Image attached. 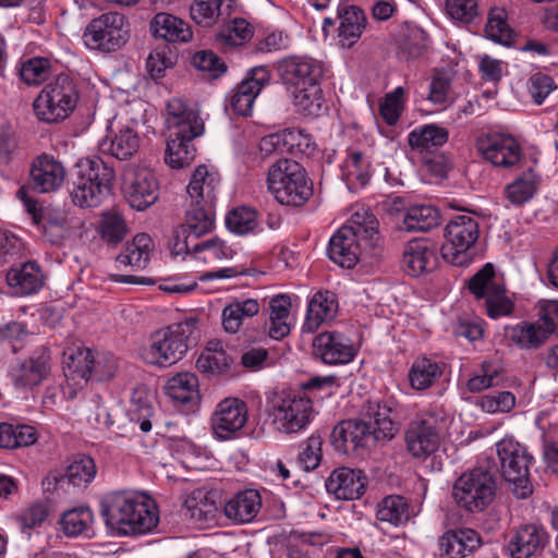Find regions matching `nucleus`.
<instances>
[{
    "instance_id": "obj_1",
    "label": "nucleus",
    "mask_w": 558,
    "mask_h": 558,
    "mask_svg": "<svg viewBox=\"0 0 558 558\" xmlns=\"http://www.w3.org/2000/svg\"><path fill=\"white\" fill-rule=\"evenodd\" d=\"M106 525L120 535H142L151 532L159 522L156 502L145 493L116 492L101 501Z\"/></svg>"
},
{
    "instance_id": "obj_2",
    "label": "nucleus",
    "mask_w": 558,
    "mask_h": 558,
    "mask_svg": "<svg viewBox=\"0 0 558 558\" xmlns=\"http://www.w3.org/2000/svg\"><path fill=\"white\" fill-rule=\"evenodd\" d=\"M167 125L169 137L165 161L173 169L189 166L196 156L193 140L204 132L198 114L179 99L168 102Z\"/></svg>"
},
{
    "instance_id": "obj_3",
    "label": "nucleus",
    "mask_w": 558,
    "mask_h": 558,
    "mask_svg": "<svg viewBox=\"0 0 558 558\" xmlns=\"http://www.w3.org/2000/svg\"><path fill=\"white\" fill-rule=\"evenodd\" d=\"M198 319L189 317L151 333L149 345L142 352L143 360L151 365L169 367L181 361L199 340Z\"/></svg>"
},
{
    "instance_id": "obj_4",
    "label": "nucleus",
    "mask_w": 558,
    "mask_h": 558,
    "mask_svg": "<svg viewBox=\"0 0 558 558\" xmlns=\"http://www.w3.org/2000/svg\"><path fill=\"white\" fill-rule=\"evenodd\" d=\"M361 240L375 251L380 248L378 220L367 211L356 213L351 225L342 226L331 236L327 250L329 258L342 268H353L361 256Z\"/></svg>"
},
{
    "instance_id": "obj_5",
    "label": "nucleus",
    "mask_w": 558,
    "mask_h": 558,
    "mask_svg": "<svg viewBox=\"0 0 558 558\" xmlns=\"http://www.w3.org/2000/svg\"><path fill=\"white\" fill-rule=\"evenodd\" d=\"M220 179L216 172H209L205 165L198 166L192 173L186 187L191 198V207L186 211L185 225L183 226L193 238L209 232L215 225L214 206L216 202V189Z\"/></svg>"
},
{
    "instance_id": "obj_6",
    "label": "nucleus",
    "mask_w": 558,
    "mask_h": 558,
    "mask_svg": "<svg viewBox=\"0 0 558 558\" xmlns=\"http://www.w3.org/2000/svg\"><path fill=\"white\" fill-rule=\"evenodd\" d=\"M268 189L282 205L303 206L313 195V183L302 165L281 158L272 163L267 175Z\"/></svg>"
},
{
    "instance_id": "obj_7",
    "label": "nucleus",
    "mask_w": 558,
    "mask_h": 558,
    "mask_svg": "<svg viewBox=\"0 0 558 558\" xmlns=\"http://www.w3.org/2000/svg\"><path fill=\"white\" fill-rule=\"evenodd\" d=\"M77 168V177L70 192L72 202L82 208L101 205L111 194L114 170L100 158L82 160Z\"/></svg>"
},
{
    "instance_id": "obj_8",
    "label": "nucleus",
    "mask_w": 558,
    "mask_h": 558,
    "mask_svg": "<svg viewBox=\"0 0 558 558\" xmlns=\"http://www.w3.org/2000/svg\"><path fill=\"white\" fill-rule=\"evenodd\" d=\"M497 488V471L481 465L463 472L454 481L452 498L460 509L478 513L495 500Z\"/></svg>"
},
{
    "instance_id": "obj_9",
    "label": "nucleus",
    "mask_w": 558,
    "mask_h": 558,
    "mask_svg": "<svg viewBox=\"0 0 558 558\" xmlns=\"http://www.w3.org/2000/svg\"><path fill=\"white\" fill-rule=\"evenodd\" d=\"M80 92L74 80L61 73L48 82L35 98L33 107L36 117L46 123H58L75 109Z\"/></svg>"
},
{
    "instance_id": "obj_10",
    "label": "nucleus",
    "mask_w": 558,
    "mask_h": 558,
    "mask_svg": "<svg viewBox=\"0 0 558 558\" xmlns=\"http://www.w3.org/2000/svg\"><path fill=\"white\" fill-rule=\"evenodd\" d=\"M501 475L511 485L517 498L525 499L533 493L530 468L534 461L527 448L513 437H505L496 444Z\"/></svg>"
},
{
    "instance_id": "obj_11",
    "label": "nucleus",
    "mask_w": 558,
    "mask_h": 558,
    "mask_svg": "<svg viewBox=\"0 0 558 558\" xmlns=\"http://www.w3.org/2000/svg\"><path fill=\"white\" fill-rule=\"evenodd\" d=\"M313 415V402L304 391L282 390L271 401L272 423L280 433L296 434L305 429Z\"/></svg>"
},
{
    "instance_id": "obj_12",
    "label": "nucleus",
    "mask_w": 558,
    "mask_h": 558,
    "mask_svg": "<svg viewBox=\"0 0 558 558\" xmlns=\"http://www.w3.org/2000/svg\"><path fill=\"white\" fill-rule=\"evenodd\" d=\"M477 221L468 215L450 219L445 229L446 243L441 246L444 259L453 266H466L471 262L469 250L478 239Z\"/></svg>"
},
{
    "instance_id": "obj_13",
    "label": "nucleus",
    "mask_w": 558,
    "mask_h": 558,
    "mask_svg": "<svg viewBox=\"0 0 558 558\" xmlns=\"http://www.w3.org/2000/svg\"><path fill=\"white\" fill-rule=\"evenodd\" d=\"M87 47L111 52L120 49L129 39L125 19L116 12L104 13L93 19L83 35Z\"/></svg>"
},
{
    "instance_id": "obj_14",
    "label": "nucleus",
    "mask_w": 558,
    "mask_h": 558,
    "mask_svg": "<svg viewBox=\"0 0 558 558\" xmlns=\"http://www.w3.org/2000/svg\"><path fill=\"white\" fill-rule=\"evenodd\" d=\"M50 350L45 345L38 347L25 359L14 360L8 376L17 390H31L41 384L50 374Z\"/></svg>"
},
{
    "instance_id": "obj_15",
    "label": "nucleus",
    "mask_w": 558,
    "mask_h": 558,
    "mask_svg": "<svg viewBox=\"0 0 558 558\" xmlns=\"http://www.w3.org/2000/svg\"><path fill=\"white\" fill-rule=\"evenodd\" d=\"M158 181L146 168H129L123 173L122 191L125 201L136 210H145L158 199Z\"/></svg>"
},
{
    "instance_id": "obj_16",
    "label": "nucleus",
    "mask_w": 558,
    "mask_h": 558,
    "mask_svg": "<svg viewBox=\"0 0 558 558\" xmlns=\"http://www.w3.org/2000/svg\"><path fill=\"white\" fill-rule=\"evenodd\" d=\"M476 147L483 158L496 167L511 168L522 158L521 146L511 135L494 133L482 136Z\"/></svg>"
},
{
    "instance_id": "obj_17",
    "label": "nucleus",
    "mask_w": 558,
    "mask_h": 558,
    "mask_svg": "<svg viewBox=\"0 0 558 558\" xmlns=\"http://www.w3.org/2000/svg\"><path fill=\"white\" fill-rule=\"evenodd\" d=\"M247 422L246 403L238 398L220 401L211 417V427L217 438L228 440L238 437Z\"/></svg>"
},
{
    "instance_id": "obj_18",
    "label": "nucleus",
    "mask_w": 558,
    "mask_h": 558,
    "mask_svg": "<svg viewBox=\"0 0 558 558\" xmlns=\"http://www.w3.org/2000/svg\"><path fill=\"white\" fill-rule=\"evenodd\" d=\"M269 83L270 72L266 66L259 65L251 69L236 85L230 98V109L238 116H250L256 97Z\"/></svg>"
},
{
    "instance_id": "obj_19",
    "label": "nucleus",
    "mask_w": 558,
    "mask_h": 558,
    "mask_svg": "<svg viewBox=\"0 0 558 558\" xmlns=\"http://www.w3.org/2000/svg\"><path fill=\"white\" fill-rule=\"evenodd\" d=\"M277 69L280 78L290 90L307 84H319L324 73L318 61L298 56L280 60Z\"/></svg>"
},
{
    "instance_id": "obj_20",
    "label": "nucleus",
    "mask_w": 558,
    "mask_h": 558,
    "mask_svg": "<svg viewBox=\"0 0 558 558\" xmlns=\"http://www.w3.org/2000/svg\"><path fill=\"white\" fill-rule=\"evenodd\" d=\"M330 442L341 454H351L361 448H368L376 444L368 427L357 417L338 423L330 434Z\"/></svg>"
},
{
    "instance_id": "obj_21",
    "label": "nucleus",
    "mask_w": 558,
    "mask_h": 558,
    "mask_svg": "<svg viewBox=\"0 0 558 558\" xmlns=\"http://www.w3.org/2000/svg\"><path fill=\"white\" fill-rule=\"evenodd\" d=\"M549 543V535L538 524L529 523L515 529L506 545L511 558H531L539 555Z\"/></svg>"
},
{
    "instance_id": "obj_22",
    "label": "nucleus",
    "mask_w": 558,
    "mask_h": 558,
    "mask_svg": "<svg viewBox=\"0 0 558 558\" xmlns=\"http://www.w3.org/2000/svg\"><path fill=\"white\" fill-rule=\"evenodd\" d=\"M65 169L59 160L48 154L39 155L29 170L28 187L38 193H50L60 189Z\"/></svg>"
},
{
    "instance_id": "obj_23",
    "label": "nucleus",
    "mask_w": 558,
    "mask_h": 558,
    "mask_svg": "<svg viewBox=\"0 0 558 558\" xmlns=\"http://www.w3.org/2000/svg\"><path fill=\"white\" fill-rule=\"evenodd\" d=\"M313 353L328 365L347 364L355 356L350 339L337 331H325L313 340Z\"/></svg>"
},
{
    "instance_id": "obj_24",
    "label": "nucleus",
    "mask_w": 558,
    "mask_h": 558,
    "mask_svg": "<svg viewBox=\"0 0 558 558\" xmlns=\"http://www.w3.org/2000/svg\"><path fill=\"white\" fill-rule=\"evenodd\" d=\"M391 413L392 409L387 402L368 400L362 405L357 418L368 427V432L377 442L392 439L398 432Z\"/></svg>"
},
{
    "instance_id": "obj_25",
    "label": "nucleus",
    "mask_w": 558,
    "mask_h": 558,
    "mask_svg": "<svg viewBox=\"0 0 558 558\" xmlns=\"http://www.w3.org/2000/svg\"><path fill=\"white\" fill-rule=\"evenodd\" d=\"M436 246L427 239L409 241L403 251L402 268L411 277H420L437 268Z\"/></svg>"
},
{
    "instance_id": "obj_26",
    "label": "nucleus",
    "mask_w": 558,
    "mask_h": 558,
    "mask_svg": "<svg viewBox=\"0 0 558 558\" xmlns=\"http://www.w3.org/2000/svg\"><path fill=\"white\" fill-rule=\"evenodd\" d=\"M439 434L428 420L412 421L405 432L408 451L416 459H426L439 447Z\"/></svg>"
},
{
    "instance_id": "obj_27",
    "label": "nucleus",
    "mask_w": 558,
    "mask_h": 558,
    "mask_svg": "<svg viewBox=\"0 0 558 558\" xmlns=\"http://www.w3.org/2000/svg\"><path fill=\"white\" fill-rule=\"evenodd\" d=\"M339 20L338 45L342 48L353 47L361 38L366 26L364 11L354 4L341 3L337 10Z\"/></svg>"
},
{
    "instance_id": "obj_28",
    "label": "nucleus",
    "mask_w": 558,
    "mask_h": 558,
    "mask_svg": "<svg viewBox=\"0 0 558 558\" xmlns=\"http://www.w3.org/2000/svg\"><path fill=\"white\" fill-rule=\"evenodd\" d=\"M326 489L333 494L337 499L354 500L364 494L365 482L361 476V471L339 468L327 478Z\"/></svg>"
},
{
    "instance_id": "obj_29",
    "label": "nucleus",
    "mask_w": 558,
    "mask_h": 558,
    "mask_svg": "<svg viewBox=\"0 0 558 558\" xmlns=\"http://www.w3.org/2000/svg\"><path fill=\"white\" fill-rule=\"evenodd\" d=\"M481 546V537L475 530H450L439 538L442 555L449 558H464Z\"/></svg>"
},
{
    "instance_id": "obj_30",
    "label": "nucleus",
    "mask_w": 558,
    "mask_h": 558,
    "mask_svg": "<svg viewBox=\"0 0 558 558\" xmlns=\"http://www.w3.org/2000/svg\"><path fill=\"white\" fill-rule=\"evenodd\" d=\"M7 282L16 295H31L40 290L44 276L35 262L12 266L7 274Z\"/></svg>"
},
{
    "instance_id": "obj_31",
    "label": "nucleus",
    "mask_w": 558,
    "mask_h": 558,
    "mask_svg": "<svg viewBox=\"0 0 558 558\" xmlns=\"http://www.w3.org/2000/svg\"><path fill=\"white\" fill-rule=\"evenodd\" d=\"M262 507V497L256 489H245L235 494L225 505V514L235 523L252 522Z\"/></svg>"
},
{
    "instance_id": "obj_32",
    "label": "nucleus",
    "mask_w": 558,
    "mask_h": 558,
    "mask_svg": "<svg viewBox=\"0 0 558 558\" xmlns=\"http://www.w3.org/2000/svg\"><path fill=\"white\" fill-rule=\"evenodd\" d=\"M150 32L156 38L165 39L168 43H187L193 36L189 23L163 12L157 13L153 17Z\"/></svg>"
},
{
    "instance_id": "obj_33",
    "label": "nucleus",
    "mask_w": 558,
    "mask_h": 558,
    "mask_svg": "<svg viewBox=\"0 0 558 558\" xmlns=\"http://www.w3.org/2000/svg\"><path fill=\"white\" fill-rule=\"evenodd\" d=\"M337 310L338 304L333 293L329 291L315 293L307 306L303 331L315 332L322 324L335 317Z\"/></svg>"
},
{
    "instance_id": "obj_34",
    "label": "nucleus",
    "mask_w": 558,
    "mask_h": 558,
    "mask_svg": "<svg viewBox=\"0 0 558 558\" xmlns=\"http://www.w3.org/2000/svg\"><path fill=\"white\" fill-rule=\"evenodd\" d=\"M369 158L356 149H348L341 166V177L349 189L364 187L372 178Z\"/></svg>"
},
{
    "instance_id": "obj_35",
    "label": "nucleus",
    "mask_w": 558,
    "mask_h": 558,
    "mask_svg": "<svg viewBox=\"0 0 558 558\" xmlns=\"http://www.w3.org/2000/svg\"><path fill=\"white\" fill-rule=\"evenodd\" d=\"M506 336L521 349L535 350L548 340L550 332L539 318L537 323L522 322L508 328Z\"/></svg>"
},
{
    "instance_id": "obj_36",
    "label": "nucleus",
    "mask_w": 558,
    "mask_h": 558,
    "mask_svg": "<svg viewBox=\"0 0 558 558\" xmlns=\"http://www.w3.org/2000/svg\"><path fill=\"white\" fill-rule=\"evenodd\" d=\"M140 147V137L130 126L120 129L112 137H106L100 141L99 149L104 154H109L119 160H128Z\"/></svg>"
},
{
    "instance_id": "obj_37",
    "label": "nucleus",
    "mask_w": 558,
    "mask_h": 558,
    "mask_svg": "<svg viewBox=\"0 0 558 558\" xmlns=\"http://www.w3.org/2000/svg\"><path fill=\"white\" fill-rule=\"evenodd\" d=\"M232 359L220 341H209L196 361V368L205 375H222L229 372Z\"/></svg>"
},
{
    "instance_id": "obj_38",
    "label": "nucleus",
    "mask_w": 558,
    "mask_h": 558,
    "mask_svg": "<svg viewBox=\"0 0 558 558\" xmlns=\"http://www.w3.org/2000/svg\"><path fill=\"white\" fill-rule=\"evenodd\" d=\"M167 395L184 405H194L199 400L198 379L192 373H181L167 381Z\"/></svg>"
},
{
    "instance_id": "obj_39",
    "label": "nucleus",
    "mask_w": 558,
    "mask_h": 558,
    "mask_svg": "<svg viewBox=\"0 0 558 558\" xmlns=\"http://www.w3.org/2000/svg\"><path fill=\"white\" fill-rule=\"evenodd\" d=\"M295 110L304 117L316 118L323 110L320 84H307L290 90Z\"/></svg>"
},
{
    "instance_id": "obj_40",
    "label": "nucleus",
    "mask_w": 558,
    "mask_h": 558,
    "mask_svg": "<svg viewBox=\"0 0 558 558\" xmlns=\"http://www.w3.org/2000/svg\"><path fill=\"white\" fill-rule=\"evenodd\" d=\"M449 140V132L446 128L437 124H425L415 128L408 135L409 145L421 151L441 147Z\"/></svg>"
},
{
    "instance_id": "obj_41",
    "label": "nucleus",
    "mask_w": 558,
    "mask_h": 558,
    "mask_svg": "<svg viewBox=\"0 0 558 558\" xmlns=\"http://www.w3.org/2000/svg\"><path fill=\"white\" fill-rule=\"evenodd\" d=\"M153 248V240L146 233L136 234L131 243H128L124 251L117 256V263L131 266L135 270L145 267L149 260Z\"/></svg>"
},
{
    "instance_id": "obj_42",
    "label": "nucleus",
    "mask_w": 558,
    "mask_h": 558,
    "mask_svg": "<svg viewBox=\"0 0 558 558\" xmlns=\"http://www.w3.org/2000/svg\"><path fill=\"white\" fill-rule=\"evenodd\" d=\"M259 312V304L255 299L236 301L227 305L222 311V326L229 333L239 331L244 318L255 316Z\"/></svg>"
},
{
    "instance_id": "obj_43",
    "label": "nucleus",
    "mask_w": 558,
    "mask_h": 558,
    "mask_svg": "<svg viewBox=\"0 0 558 558\" xmlns=\"http://www.w3.org/2000/svg\"><path fill=\"white\" fill-rule=\"evenodd\" d=\"M37 440V433L31 425L0 423V448L16 449L28 447Z\"/></svg>"
},
{
    "instance_id": "obj_44",
    "label": "nucleus",
    "mask_w": 558,
    "mask_h": 558,
    "mask_svg": "<svg viewBox=\"0 0 558 558\" xmlns=\"http://www.w3.org/2000/svg\"><path fill=\"white\" fill-rule=\"evenodd\" d=\"M440 223L438 209L430 205L410 207L403 218V229L407 231L426 232Z\"/></svg>"
},
{
    "instance_id": "obj_45",
    "label": "nucleus",
    "mask_w": 558,
    "mask_h": 558,
    "mask_svg": "<svg viewBox=\"0 0 558 558\" xmlns=\"http://www.w3.org/2000/svg\"><path fill=\"white\" fill-rule=\"evenodd\" d=\"M97 473L95 461L86 454H76L65 468L61 478L68 480L75 487H86Z\"/></svg>"
},
{
    "instance_id": "obj_46",
    "label": "nucleus",
    "mask_w": 558,
    "mask_h": 558,
    "mask_svg": "<svg viewBox=\"0 0 558 558\" xmlns=\"http://www.w3.org/2000/svg\"><path fill=\"white\" fill-rule=\"evenodd\" d=\"M377 519L395 526L404 524L410 519V507L404 497L388 496L378 505Z\"/></svg>"
},
{
    "instance_id": "obj_47",
    "label": "nucleus",
    "mask_w": 558,
    "mask_h": 558,
    "mask_svg": "<svg viewBox=\"0 0 558 558\" xmlns=\"http://www.w3.org/2000/svg\"><path fill=\"white\" fill-rule=\"evenodd\" d=\"M441 374L442 368L437 362L424 357L413 363L409 380L412 388L424 390L430 387Z\"/></svg>"
},
{
    "instance_id": "obj_48",
    "label": "nucleus",
    "mask_w": 558,
    "mask_h": 558,
    "mask_svg": "<svg viewBox=\"0 0 558 558\" xmlns=\"http://www.w3.org/2000/svg\"><path fill=\"white\" fill-rule=\"evenodd\" d=\"M536 189V175L529 169L506 186V195L511 204L520 206L534 196Z\"/></svg>"
},
{
    "instance_id": "obj_49",
    "label": "nucleus",
    "mask_w": 558,
    "mask_h": 558,
    "mask_svg": "<svg viewBox=\"0 0 558 558\" xmlns=\"http://www.w3.org/2000/svg\"><path fill=\"white\" fill-rule=\"evenodd\" d=\"M227 228L239 235L254 232L257 227V213L246 206L238 207L229 211L226 217Z\"/></svg>"
},
{
    "instance_id": "obj_50",
    "label": "nucleus",
    "mask_w": 558,
    "mask_h": 558,
    "mask_svg": "<svg viewBox=\"0 0 558 558\" xmlns=\"http://www.w3.org/2000/svg\"><path fill=\"white\" fill-rule=\"evenodd\" d=\"M501 284L495 281V269L493 264H485L468 282L470 292L476 299H485L497 291Z\"/></svg>"
},
{
    "instance_id": "obj_51",
    "label": "nucleus",
    "mask_w": 558,
    "mask_h": 558,
    "mask_svg": "<svg viewBox=\"0 0 558 558\" xmlns=\"http://www.w3.org/2000/svg\"><path fill=\"white\" fill-rule=\"evenodd\" d=\"M93 512L89 508L80 507L63 513L62 530L65 535L75 537L86 532L93 522Z\"/></svg>"
},
{
    "instance_id": "obj_52",
    "label": "nucleus",
    "mask_w": 558,
    "mask_h": 558,
    "mask_svg": "<svg viewBox=\"0 0 558 558\" xmlns=\"http://www.w3.org/2000/svg\"><path fill=\"white\" fill-rule=\"evenodd\" d=\"M226 0H194L191 7V16L204 27L214 25L223 14L222 5Z\"/></svg>"
},
{
    "instance_id": "obj_53",
    "label": "nucleus",
    "mask_w": 558,
    "mask_h": 558,
    "mask_svg": "<svg viewBox=\"0 0 558 558\" xmlns=\"http://www.w3.org/2000/svg\"><path fill=\"white\" fill-rule=\"evenodd\" d=\"M192 252L194 258H199L205 263L230 258L233 253L232 250L218 238L193 244Z\"/></svg>"
},
{
    "instance_id": "obj_54",
    "label": "nucleus",
    "mask_w": 558,
    "mask_h": 558,
    "mask_svg": "<svg viewBox=\"0 0 558 558\" xmlns=\"http://www.w3.org/2000/svg\"><path fill=\"white\" fill-rule=\"evenodd\" d=\"M253 36L250 24L243 19H234L223 32L216 36L217 43L222 46H241Z\"/></svg>"
},
{
    "instance_id": "obj_55",
    "label": "nucleus",
    "mask_w": 558,
    "mask_h": 558,
    "mask_svg": "<svg viewBox=\"0 0 558 558\" xmlns=\"http://www.w3.org/2000/svg\"><path fill=\"white\" fill-rule=\"evenodd\" d=\"M92 350L90 349H78L75 354H71L64 362L65 376L72 379L82 378L90 380L92 373Z\"/></svg>"
},
{
    "instance_id": "obj_56",
    "label": "nucleus",
    "mask_w": 558,
    "mask_h": 558,
    "mask_svg": "<svg viewBox=\"0 0 558 558\" xmlns=\"http://www.w3.org/2000/svg\"><path fill=\"white\" fill-rule=\"evenodd\" d=\"M501 367L493 361H484L481 365V374L474 375L466 383L470 392L476 393L497 385V378Z\"/></svg>"
},
{
    "instance_id": "obj_57",
    "label": "nucleus",
    "mask_w": 558,
    "mask_h": 558,
    "mask_svg": "<svg viewBox=\"0 0 558 558\" xmlns=\"http://www.w3.org/2000/svg\"><path fill=\"white\" fill-rule=\"evenodd\" d=\"M128 228L124 218L119 213H106L100 223V232L102 239L109 244L120 243Z\"/></svg>"
},
{
    "instance_id": "obj_58",
    "label": "nucleus",
    "mask_w": 558,
    "mask_h": 558,
    "mask_svg": "<svg viewBox=\"0 0 558 558\" xmlns=\"http://www.w3.org/2000/svg\"><path fill=\"white\" fill-rule=\"evenodd\" d=\"M487 37L499 44H507L511 39V29L506 22V12L502 9H493L485 25Z\"/></svg>"
},
{
    "instance_id": "obj_59",
    "label": "nucleus",
    "mask_w": 558,
    "mask_h": 558,
    "mask_svg": "<svg viewBox=\"0 0 558 558\" xmlns=\"http://www.w3.org/2000/svg\"><path fill=\"white\" fill-rule=\"evenodd\" d=\"M302 141H304L306 147H308V137L304 135L302 131L289 130L283 132L282 134H270L264 137L259 146L262 151L270 154L274 149H277L281 145L286 144H289L290 147L298 146L300 148L302 145Z\"/></svg>"
},
{
    "instance_id": "obj_60",
    "label": "nucleus",
    "mask_w": 558,
    "mask_h": 558,
    "mask_svg": "<svg viewBox=\"0 0 558 558\" xmlns=\"http://www.w3.org/2000/svg\"><path fill=\"white\" fill-rule=\"evenodd\" d=\"M304 445L298 461L306 472H310L315 470L322 461L323 438L319 434H313L307 438Z\"/></svg>"
},
{
    "instance_id": "obj_61",
    "label": "nucleus",
    "mask_w": 558,
    "mask_h": 558,
    "mask_svg": "<svg viewBox=\"0 0 558 558\" xmlns=\"http://www.w3.org/2000/svg\"><path fill=\"white\" fill-rule=\"evenodd\" d=\"M90 379L104 381L111 379L117 371V360L111 353H99L92 351Z\"/></svg>"
},
{
    "instance_id": "obj_62",
    "label": "nucleus",
    "mask_w": 558,
    "mask_h": 558,
    "mask_svg": "<svg viewBox=\"0 0 558 558\" xmlns=\"http://www.w3.org/2000/svg\"><path fill=\"white\" fill-rule=\"evenodd\" d=\"M487 413H508L515 407V397L510 391L485 395L478 402Z\"/></svg>"
},
{
    "instance_id": "obj_63",
    "label": "nucleus",
    "mask_w": 558,
    "mask_h": 558,
    "mask_svg": "<svg viewBox=\"0 0 558 558\" xmlns=\"http://www.w3.org/2000/svg\"><path fill=\"white\" fill-rule=\"evenodd\" d=\"M403 96L404 89L399 86L393 92L387 94L380 104V114L387 124L393 125L399 120L403 109Z\"/></svg>"
},
{
    "instance_id": "obj_64",
    "label": "nucleus",
    "mask_w": 558,
    "mask_h": 558,
    "mask_svg": "<svg viewBox=\"0 0 558 558\" xmlns=\"http://www.w3.org/2000/svg\"><path fill=\"white\" fill-rule=\"evenodd\" d=\"M50 63L45 58H33L23 63L21 78L28 85L39 84L49 74Z\"/></svg>"
}]
</instances>
